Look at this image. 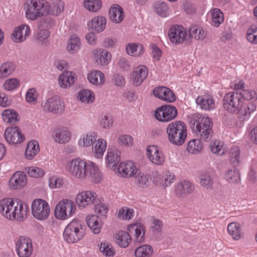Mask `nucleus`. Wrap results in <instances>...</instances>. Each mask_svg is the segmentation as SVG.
I'll use <instances>...</instances> for the list:
<instances>
[{"instance_id": "f257e3e1", "label": "nucleus", "mask_w": 257, "mask_h": 257, "mask_svg": "<svg viewBox=\"0 0 257 257\" xmlns=\"http://www.w3.org/2000/svg\"><path fill=\"white\" fill-rule=\"evenodd\" d=\"M240 97L237 91L225 94L223 99V107L230 113L237 114L239 120L243 122L249 118L250 114L255 110L256 105L253 102L244 103L240 100Z\"/></svg>"}, {"instance_id": "f03ea898", "label": "nucleus", "mask_w": 257, "mask_h": 257, "mask_svg": "<svg viewBox=\"0 0 257 257\" xmlns=\"http://www.w3.org/2000/svg\"><path fill=\"white\" fill-rule=\"evenodd\" d=\"M67 168L69 173L78 179H84L89 177L95 183H99L102 179V174L98 167L90 161L74 159L68 164Z\"/></svg>"}, {"instance_id": "7ed1b4c3", "label": "nucleus", "mask_w": 257, "mask_h": 257, "mask_svg": "<svg viewBox=\"0 0 257 257\" xmlns=\"http://www.w3.org/2000/svg\"><path fill=\"white\" fill-rule=\"evenodd\" d=\"M191 127L203 141H209L213 135V122L211 118L199 113H194L189 117Z\"/></svg>"}, {"instance_id": "20e7f679", "label": "nucleus", "mask_w": 257, "mask_h": 257, "mask_svg": "<svg viewBox=\"0 0 257 257\" xmlns=\"http://www.w3.org/2000/svg\"><path fill=\"white\" fill-rule=\"evenodd\" d=\"M50 7L46 0H27L24 5L27 19L35 21L50 13Z\"/></svg>"}, {"instance_id": "39448f33", "label": "nucleus", "mask_w": 257, "mask_h": 257, "mask_svg": "<svg viewBox=\"0 0 257 257\" xmlns=\"http://www.w3.org/2000/svg\"><path fill=\"white\" fill-rule=\"evenodd\" d=\"M166 132L169 141L178 146L182 145L187 138L186 126L181 121H175L170 123L167 126Z\"/></svg>"}, {"instance_id": "423d86ee", "label": "nucleus", "mask_w": 257, "mask_h": 257, "mask_svg": "<svg viewBox=\"0 0 257 257\" xmlns=\"http://www.w3.org/2000/svg\"><path fill=\"white\" fill-rule=\"evenodd\" d=\"M85 234V226L79 220L73 219L65 227L63 232L65 240L68 243H75Z\"/></svg>"}, {"instance_id": "0eeeda50", "label": "nucleus", "mask_w": 257, "mask_h": 257, "mask_svg": "<svg viewBox=\"0 0 257 257\" xmlns=\"http://www.w3.org/2000/svg\"><path fill=\"white\" fill-rule=\"evenodd\" d=\"M76 208V205L73 201L68 199H63L55 207V216L59 219H67L73 215Z\"/></svg>"}, {"instance_id": "6e6552de", "label": "nucleus", "mask_w": 257, "mask_h": 257, "mask_svg": "<svg viewBox=\"0 0 257 257\" xmlns=\"http://www.w3.org/2000/svg\"><path fill=\"white\" fill-rule=\"evenodd\" d=\"M15 248L19 257H30L33 251L32 239L25 235L18 237L15 240Z\"/></svg>"}, {"instance_id": "1a4fd4ad", "label": "nucleus", "mask_w": 257, "mask_h": 257, "mask_svg": "<svg viewBox=\"0 0 257 257\" xmlns=\"http://www.w3.org/2000/svg\"><path fill=\"white\" fill-rule=\"evenodd\" d=\"M32 214L38 220H43L47 219L50 212L48 203L41 199H35L32 203Z\"/></svg>"}, {"instance_id": "9d476101", "label": "nucleus", "mask_w": 257, "mask_h": 257, "mask_svg": "<svg viewBox=\"0 0 257 257\" xmlns=\"http://www.w3.org/2000/svg\"><path fill=\"white\" fill-rule=\"evenodd\" d=\"M177 114L175 106L167 104L158 107L155 111L154 116L158 120L167 122L174 119Z\"/></svg>"}, {"instance_id": "9b49d317", "label": "nucleus", "mask_w": 257, "mask_h": 257, "mask_svg": "<svg viewBox=\"0 0 257 257\" xmlns=\"http://www.w3.org/2000/svg\"><path fill=\"white\" fill-rule=\"evenodd\" d=\"M42 106L45 112L55 114L62 113L65 109L64 101L58 95L48 98L42 103Z\"/></svg>"}, {"instance_id": "f8f14e48", "label": "nucleus", "mask_w": 257, "mask_h": 257, "mask_svg": "<svg viewBox=\"0 0 257 257\" xmlns=\"http://www.w3.org/2000/svg\"><path fill=\"white\" fill-rule=\"evenodd\" d=\"M75 201L79 208H84L97 202L98 198L95 192L87 190L78 193L75 197Z\"/></svg>"}, {"instance_id": "ddd939ff", "label": "nucleus", "mask_w": 257, "mask_h": 257, "mask_svg": "<svg viewBox=\"0 0 257 257\" xmlns=\"http://www.w3.org/2000/svg\"><path fill=\"white\" fill-rule=\"evenodd\" d=\"M17 201L12 198H5L0 201V213L7 219L14 220Z\"/></svg>"}, {"instance_id": "4468645a", "label": "nucleus", "mask_w": 257, "mask_h": 257, "mask_svg": "<svg viewBox=\"0 0 257 257\" xmlns=\"http://www.w3.org/2000/svg\"><path fill=\"white\" fill-rule=\"evenodd\" d=\"M195 190L194 184L188 180H183L174 186V193L179 198H184L192 194Z\"/></svg>"}, {"instance_id": "2eb2a0df", "label": "nucleus", "mask_w": 257, "mask_h": 257, "mask_svg": "<svg viewBox=\"0 0 257 257\" xmlns=\"http://www.w3.org/2000/svg\"><path fill=\"white\" fill-rule=\"evenodd\" d=\"M187 36V31L182 26L176 25L171 28L169 31L170 41L175 44L182 43Z\"/></svg>"}, {"instance_id": "dca6fc26", "label": "nucleus", "mask_w": 257, "mask_h": 257, "mask_svg": "<svg viewBox=\"0 0 257 257\" xmlns=\"http://www.w3.org/2000/svg\"><path fill=\"white\" fill-rule=\"evenodd\" d=\"M5 137L10 144H17L22 143L25 139L18 126L8 127L5 133Z\"/></svg>"}, {"instance_id": "f3484780", "label": "nucleus", "mask_w": 257, "mask_h": 257, "mask_svg": "<svg viewBox=\"0 0 257 257\" xmlns=\"http://www.w3.org/2000/svg\"><path fill=\"white\" fill-rule=\"evenodd\" d=\"M147 155L149 160L156 165H161L165 161L162 152L156 146H148L147 148Z\"/></svg>"}, {"instance_id": "a211bd4d", "label": "nucleus", "mask_w": 257, "mask_h": 257, "mask_svg": "<svg viewBox=\"0 0 257 257\" xmlns=\"http://www.w3.org/2000/svg\"><path fill=\"white\" fill-rule=\"evenodd\" d=\"M153 93L155 97L168 102H172L176 100V97L173 92L167 87H156L154 89Z\"/></svg>"}, {"instance_id": "6ab92c4d", "label": "nucleus", "mask_w": 257, "mask_h": 257, "mask_svg": "<svg viewBox=\"0 0 257 257\" xmlns=\"http://www.w3.org/2000/svg\"><path fill=\"white\" fill-rule=\"evenodd\" d=\"M31 32L30 28L28 25H21L16 27L12 34V39L17 43L25 41Z\"/></svg>"}, {"instance_id": "aec40b11", "label": "nucleus", "mask_w": 257, "mask_h": 257, "mask_svg": "<svg viewBox=\"0 0 257 257\" xmlns=\"http://www.w3.org/2000/svg\"><path fill=\"white\" fill-rule=\"evenodd\" d=\"M118 172L122 177H134L139 173V169L133 162L128 161L120 163Z\"/></svg>"}, {"instance_id": "412c9836", "label": "nucleus", "mask_w": 257, "mask_h": 257, "mask_svg": "<svg viewBox=\"0 0 257 257\" xmlns=\"http://www.w3.org/2000/svg\"><path fill=\"white\" fill-rule=\"evenodd\" d=\"M27 183V177L22 172H16L9 180L10 187L12 189H18L24 187Z\"/></svg>"}, {"instance_id": "4be33fe9", "label": "nucleus", "mask_w": 257, "mask_h": 257, "mask_svg": "<svg viewBox=\"0 0 257 257\" xmlns=\"http://www.w3.org/2000/svg\"><path fill=\"white\" fill-rule=\"evenodd\" d=\"M71 133L66 127L56 128L53 133V138L55 142L63 144L68 143L71 139Z\"/></svg>"}, {"instance_id": "5701e85b", "label": "nucleus", "mask_w": 257, "mask_h": 257, "mask_svg": "<svg viewBox=\"0 0 257 257\" xmlns=\"http://www.w3.org/2000/svg\"><path fill=\"white\" fill-rule=\"evenodd\" d=\"M197 104L204 110H213L215 107V103L213 97L209 94L199 96L196 99Z\"/></svg>"}, {"instance_id": "b1692460", "label": "nucleus", "mask_w": 257, "mask_h": 257, "mask_svg": "<svg viewBox=\"0 0 257 257\" xmlns=\"http://www.w3.org/2000/svg\"><path fill=\"white\" fill-rule=\"evenodd\" d=\"M148 74L147 68L144 65H141L136 68L131 74L133 83L137 86H140L147 78Z\"/></svg>"}, {"instance_id": "393cba45", "label": "nucleus", "mask_w": 257, "mask_h": 257, "mask_svg": "<svg viewBox=\"0 0 257 257\" xmlns=\"http://www.w3.org/2000/svg\"><path fill=\"white\" fill-rule=\"evenodd\" d=\"M16 209L14 220L20 222L25 220L29 213V208L27 204L22 201H18Z\"/></svg>"}, {"instance_id": "a878e982", "label": "nucleus", "mask_w": 257, "mask_h": 257, "mask_svg": "<svg viewBox=\"0 0 257 257\" xmlns=\"http://www.w3.org/2000/svg\"><path fill=\"white\" fill-rule=\"evenodd\" d=\"M75 80L74 74L71 71H65L59 76V85L63 88L70 87L74 83Z\"/></svg>"}, {"instance_id": "bb28decb", "label": "nucleus", "mask_w": 257, "mask_h": 257, "mask_svg": "<svg viewBox=\"0 0 257 257\" xmlns=\"http://www.w3.org/2000/svg\"><path fill=\"white\" fill-rule=\"evenodd\" d=\"M128 229L131 232H135L136 241L141 243L145 240V227L141 223H137L130 226Z\"/></svg>"}, {"instance_id": "cd10ccee", "label": "nucleus", "mask_w": 257, "mask_h": 257, "mask_svg": "<svg viewBox=\"0 0 257 257\" xmlns=\"http://www.w3.org/2000/svg\"><path fill=\"white\" fill-rule=\"evenodd\" d=\"M110 19L114 23H120L124 19L123 9L118 5L112 6L109 12Z\"/></svg>"}, {"instance_id": "c85d7f7f", "label": "nucleus", "mask_w": 257, "mask_h": 257, "mask_svg": "<svg viewBox=\"0 0 257 257\" xmlns=\"http://www.w3.org/2000/svg\"><path fill=\"white\" fill-rule=\"evenodd\" d=\"M106 24V18L103 16H99L93 18L91 23L88 24V26L91 30L99 33L105 29Z\"/></svg>"}, {"instance_id": "c756f323", "label": "nucleus", "mask_w": 257, "mask_h": 257, "mask_svg": "<svg viewBox=\"0 0 257 257\" xmlns=\"http://www.w3.org/2000/svg\"><path fill=\"white\" fill-rule=\"evenodd\" d=\"M16 69L15 64L10 61L3 63L0 65V80H3L11 76Z\"/></svg>"}, {"instance_id": "7c9ffc66", "label": "nucleus", "mask_w": 257, "mask_h": 257, "mask_svg": "<svg viewBox=\"0 0 257 257\" xmlns=\"http://www.w3.org/2000/svg\"><path fill=\"white\" fill-rule=\"evenodd\" d=\"M86 220L88 227L94 234H98L100 232L102 222L97 215H89L86 217Z\"/></svg>"}, {"instance_id": "2f4dec72", "label": "nucleus", "mask_w": 257, "mask_h": 257, "mask_svg": "<svg viewBox=\"0 0 257 257\" xmlns=\"http://www.w3.org/2000/svg\"><path fill=\"white\" fill-rule=\"evenodd\" d=\"M93 54L96 62L102 65H107L111 58L110 53L105 50L96 49L93 51Z\"/></svg>"}, {"instance_id": "473e14b6", "label": "nucleus", "mask_w": 257, "mask_h": 257, "mask_svg": "<svg viewBox=\"0 0 257 257\" xmlns=\"http://www.w3.org/2000/svg\"><path fill=\"white\" fill-rule=\"evenodd\" d=\"M121 152L116 148H108L106 162L109 165L115 166L120 160Z\"/></svg>"}, {"instance_id": "72a5a7b5", "label": "nucleus", "mask_w": 257, "mask_h": 257, "mask_svg": "<svg viewBox=\"0 0 257 257\" xmlns=\"http://www.w3.org/2000/svg\"><path fill=\"white\" fill-rule=\"evenodd\" d=\"M154 252L153 247L148 244L137 247L134 251L135 257H151Z\"/></svg>"}, {"instance_id": "f704fd0d", "label": "nucleus", "mask_w": 257, "mask_h": 257, "mask_svg": "<svg viewBox=\"0 0 257 257\" xmlns=\"http://www.w3.org/2000/svg\"><path fill=\"white\" fill-rule=\"evenodd\" d=\"M132 240L129 234L124 231H120L116 236V242L121 247H127Z\"/></svg>"}, {"instance_id": "c9c22d12", "label": "nucleus", "mask_w": 257, "mask_h": 257, "mask_svg": "<svg viewBox=\"0 0 257 257\" xmlns=\"http://www.w3.org/2000/svg\"><path fill=\"white\" fill-rule=\"evenodd\" d=\"M39 151V146L37 141H32L28 143L25 151V156L28 160L32 159Z\"/></svg>"}, {"instance_id": "e433bc0d", "label": "nucleus", "mask_w": 257, "mask_h": 257, "mask_svg": "<svg viewBox=\"0 0 257 257\" xmlns=\"http://www.w3.org/2000/svg\"><path fill=\"white\" fill-rule=\"evenodd\" d=\"M89 81L93 84H102L105 80L104 74L99 70H95L88 74L87 76Z\"/></svg>"}, {"instance_id": "4c0bfd02", "label": "nucleus", "mask_w": 257, "mask_h": 257, "mask_svg": "<svg viewBox=\"0 0 257 257\" xmlns=\"http://www.w3.org/2000/svg\"><path fill=\"white\" fill-rule=\"evenodd\" d=\"M2 115L4 120L7 123L14 124L19 120L18 118L19 115L13 109H6L3 111Z\"/></svg>"}, {"instance_id": "58836bf2", "label": "nucleus", "mask_w": 257, "mask_h": 257, "mask_svg": "<svg viewBox=\"0 0 257 257\" xmlns=\"http://www.w3.org/2000/svg\"><path fill=\"white\" fill-rule=\"evenodd\" d=\"M80 44V38L77 35H73L68 42L67 50L70 53H74L79 49Z\"/></svg>"}, {"instance_id": "ea45409f", "label": "nucleus", "mask_w": 257, "mask_h": 257, "mask_svg": "<svg viewBox=\"0 0 257 257\" xmlns=\"http://www.w3.org/2000/svg\"><path fill=\"white\" fill-rule=\"evenodd\" d=\"M154 11L162 17H166L169 15V7L164 2L158 1L154 5Z\"/></svg>"}, {"instance_id": "a19ab883", "label": "nucleus", "mask_w": 257, "mask_h": 257, "mask_svg": "<svg viewBox=\"0 0 257 257\" xmlns=\"http://www.w3.org/2000/svg\"><path fill=\"white\" fill-rule=\"evenodd\" d=\"M189 36L197 40H203L206 35V32L203 28L198 26L191 27L189 31Z\"/></svg>"}, {"instance_id": "79ce46f5", "label": "nucleus", "mask_w": 257, "mask_h": 257, "mask_svg": "<svg viewBox=\"0 0 257 257\" xmlns=\"http://www.w3.org/2000/svg\"><path fill=\"white\" fill-rule=\"evenodd\" d=\"M227 230L229 234L231 235L232 238L235 240L239 239L242 236L241 228L238 223H230L228 225Z\"/></svg>"}, {"instance_id": "37998d69", "label": "nucleus", "mask_w": 257, "mask_h": 257, "mask_svg": "<svg viewBox=\"0 0 257 257\" xmlns=\"http://www.w3.org/2000/svg\"><path fill=\"white\" fill-rule=\"evenodd\" d=\"M97 137V134L95 133H88L83 136V138L79 140L78 144L81 147L90 146L95 142Z\"/></svg>"}, {"instance_id": "c03bdc74", "label": "nucleus", "mask_w": 257, "mask_h": 257, "mask_svg": "<svg viewBox=\"0 0 257 257\" xmlns=\"http://www.w3.org/2000/svg\"><path fill=\"white\" fill-rule=\"evenodd\" d=\"M200 184L207 189H212L213 185V179L210 174L207 172H202L200 176Z\"/></svg>"}, {"instance_id": "a18cd8bd", "label": "nucleus", "mask_w": 257, "mask_h": 257, "mask_svg": "<svg viewBox=\"0 0 257 257\" xmlns=\"http://www.w3.org/2000/svg\"><path fill=\"white\" fill-rule=\"evenodd\" d=\"M106 149V142L102 139H98L94 146V152L96 158H102Z\"/></svg>"}, {"instance_id": "49530a36", "label": "nucleus", "mask_w": 257, "mask_h": 257, "mask_svg": "<svg viewBox=\"0 0 257 257\" xmlns=\"http://www.w3.org/2000/svg\"><path fill=\"white\" fill-rule=\"evenodd\" d=\"M37 25L39 30H48L54 25V21L50 16L43 17L38 21Z\"/></svg>"}, {"instance_id": "de8ad7c7", "label": "nucleus", "mask_w": 257, "mask_h": 257, "mask_svg": "<svg viewBox=\"0 0 257 257\" xmlns=\"http://www.w3.org/2000/svg\"><path fill=\"white\" fill-rule=\"evenodd\" d=\"M128 54L135 57H138L142 55L144 51L143 46L141 44H129L126 48Z\"/></svg>"}, {"instance_id": "09e8293b", "label": "nucleus", "mask_w": 257, "mask_h": 257, "mask_svg": "<svg viewBox=\"0 0 257 257\" xmlns=\"http://www.w3.org/2000/svg\"><path fill=\"white\" fill-rule=\"evenodd\" d=\"M83 5L89 11L96 12L101 8L102 3L100 0H84Z\"/></svg>"}, {"instance_id": "8fccbe9b", "label": "nucleus", "mask_w": 257, "mask_h": 257, "mask_svg": "<svg viewBox=\"0 0 257 257\" xmlns=\"http://www.w3.org/2000/svg\"><path fill=\"white\" fill-rule=\"evenodd\" d=\"M99 249L103 255L106 257H112L115 254L114 249L108 242H101Z\"/></svg>"}, {"instance_id": "3c124183", "label": "nucleus", "mask_w": 257, "mask_h": 257, "mask_svg": "<svg viewBox=\"0 0 257 257\" xmlns=\"http://www.w3.org/2000/svg\"><path fill=\"white\" fill-rule=\"evenodd\" d=\"M229 161L232 166H237L240 162V150L238 147L232 146L229 152Z\"/></svg>"}, {"instance_id": "603ef678", "label": "nucleus", "mask_w": 257, "mask_h": 257, "mask_svg": "<svg viewBox=\"0 0 257 257\" xmlns=\"http://www.w3.org/2000/svg\"><path fill=\"white\" fill-rule=\"evenodd\" d=\"M78 98L81 101L87 103L93 102L95 99L93 92L88 89L80 91L78 93Z\"/></svg>"}, {"instance_id": "864d4df0", "label": "nucleus", "mask_w": 257, "mask_h": 257, "mask_svg": "<svg viewBox=\"0 0 257 257\" xmlns=\"http://www.w3.org/2000/svg\"><path fill=\"white\" fill-rule=\"evenodd\" d=\"M202 141L199 139H194L189 141L187 144V150L191 154H195L201 151L202 148Z\"/></svg>"}, {"instance_id": "5fc2aeb1", "label": "nucleus", "mask_w": 257, "mask_h": 257, "mask_svg": "<svg viewBox=\"0 0 257 257\" xmlns=\"http://www.w3.org/2000/svg\"><path fill=\"white\" fill-rule=\"evenodd\" d=\"M225 179L231 183H237L240 180L239 171L235 168L228 170L225 173Z\"/></svg>"}, {"instance_id": "6e6d98bb", "label": "nucleus", "mask_w": 257, "mask_h": 257, "mask_svg": "<svg viewBox=\"0 0 257 257\" xmlns=\"http://www.w3.org/2000/svg\"><path fill=\"white\" fill-rule=\"evenodd\" d=\"M137 184L140 187H147L150 184L149 177L147 175L142 173L139 170V173L135 176Z\"/></svg>"}, {"instance_id": "4d7b16f0", "label": "nucleus", "mask_w": 257, "mask_h": 257, "mask_svg": "<svg viewBox=\"0 0 257 257\" xmlns=\"http://www.w3.org/2000/svg\"><path fill=\"white\" fill-rule=\"evenodd\" d=\"M210 149L213 153L220 156L224 154L226 151L223 143L218 141H215L210 144Z\"/></svg>"}, {"instance_id": "13d9d810", "label": "nucleus", "mask_w": 257, "mask_h": 257, "mask_svg": "<svg viewBox=\"0 0 257 257\" xmlns=\"http://www.w3.org/2000/svg\"><path fill=\"white\" fill-rule=\"evenodd\" d=\"M50 36V32L47 30H39L36 34V39L41 44H46Z\"/></svg>"}, {"instance_id": "bf43d9fd", "label": "nucleus", "mask_w": 257, "mask_h": 257, "mask_svg": "<svg viewBox=\"0 0 257 257\" xmlns=\"http://www.w3.org/2000/svg\"><path fill=\"white\" fill-rule=\"evenodd\" d=\"M223 21V15L222 12L218 9H214L212 13L213 25L215 27H218Z\"/></svg>"}, {"instance_id": "052dcab7", "label": "nucleus", "mask_w": 257, "mask_h": 257, "mask_svg": "<svg viewBox=\"0 0 257 257\" xmlns=\"http://www.w3.org/2000/svg\"><path fill=\"white\" fill-rule=\"evenodd\" d=\"M52 6L50 7V12L53 15H58L64 10V3L62 0H52Z\"/></svg>"}, {"instance_id": "680f3d73", "label": "nucleus", "mask_w": 257, "mask_h": 257, "mask_svg": "<svg viewBox=\"0 0 257 257\" xmlns=\"http://www.w3.org/2000/svg\"><path fill=\"white\" fill-rule=\"evenodd\" d=\"M38 93L35 88H30L26 94V100L31 104H35L37 102Z\"/></svg>"}, {"instance_id": "e2e57ef3", "label": "nucleus", "mask_w": 257, "mask_h": 257, "mask_svg": "<svg viewBox=\"0 0 257 257\" xmlns=\"http://www.w3.org/2000/svg\"><path fill=\"white\" fill-rule=\"evenodd\" d=\"M247 40L252 44H257V27L251 26L246 33Z\"/></svg>"}, {"instance_id": "0e129e2a", "label": "nucleus", "mask_w": 257, "mask_h": 257, "mask_svg": "<svg viewBox=\"0 0 257 257\" xmlns=\"http://www.w3.org/2000/svg\"><path fill=\"white\" fill-rule=\"evenodd\" d=\"M95 205V212L100 216H106L108 207L103 202L99 200L98 198V202L94 204Z\"/></svg>"}, {"instance_id": "69168bd1", "label": "nucleus", "mask_w": 257, "mask_h": 257, "mask_svg": "<svg viewBox=\"0 0 257 257\" xmlns=\"http://www.w3.org/2000/svg\"><path fill=\"white\" fill-rule=\"evenodd\" d=\"M238 94H239L240 97V100L242 101L243 99L245 100H251L256 99V94L255 92L252 90L244 89L241 90L238 92Z\"/></svg>"}, {"instance_id": "338daca9", "label": "nucleus", "mask_w": 257, "mask_h": 257, "mask_svg": "<svg viewBox=\"0 0 257 257\" xmlns=\"http://www.w3.org/2000/svg\"><path fill=\"white\" fill-rule=\"evenodd\" d=\"M19 85L18 79L13 78L6 80L3 84V88L7 91H11L17 88Z\"/></svg>"}, {"instance_id": "774afa93", "label": "nucleus", "mask_w": 257, "mask_h": 257, "mask_svg": "<svg viewBox=\"0 0 257 257\" xmlns=\"http://www.w3.org/2000/svg\"><path fill=\"white\" fill-rule=\"evenodd\" d=\"M134 215V210L127 208H121L118 213V218L123 220H130L132 218Z\"/></svg>"}]
</instances>
